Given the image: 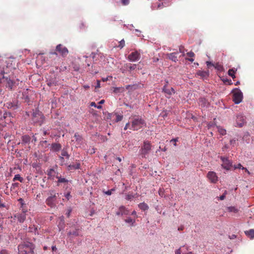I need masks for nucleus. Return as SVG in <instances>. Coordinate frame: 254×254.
I'll use <instances>...</instances> for the list:
<instances>
[{"label": "nucleus", "instance_id": "obj_1", "mask_svg": "<svg viewBox=\"0 0 254 254\" xmlns=\"http://www.w3.org/2000/svg\"><path fill=\"white\" fill-rule=\"evenodd\" d=\"M19 80L15 79L13 74L7 75V72L0 70V82L3 83L9 90H14L18 84Z\"/></svg>", "mask_w": 254, "mask_h": 254}, {"label": "nucleus", "instance_id": "obj_2", "mask_svg": "<svg viewBox=\"0 0 254 254\" xmlns=\"http://www.w3.org/2000/svg\"><path fill=\"white\" fill-rule=\"evenodd\" d=\"M34 245L29 242H24L18 247L19 254H34Z\"/></svg>", "mask_w": 254, "mask_h": 254}, {"label": "nucleus", "instance_id": "obj_3", "mask_svg": "<svg viewBox=\"0 0 254 254\" xmlns=\"http://www.w3.org/2000/svg\"><path fill=\"white\" fill-rule=\"evenodd\" d=\"M145 124V122L142 118L135 117L132 118L130 128L133 130H137L141 128Z\"/></svg>", "mask_w": 254, "mask_h": 254}, {"label": "nucleus", "instance_id": "obj_4", "mask_svg": "<svg viewBox=\"0 0 254 254\" xmlns=\"http://www.w3.org/2000/svg\"><path fill=\"white\" fill-rule=\"evenodd\" d=\"M11 114L0 110V125L3 127L5 126V124L11 122Z\"/></svg>", "mask_w": 254, "mask_h": 254}, {"label": "nucleus", "instance_id": "obj_5", "mask_svg": "<svg viewBox=\"0 0 254 254\" xmlns=\"http://www.w3.org/2000/svg\"><path fill=\"white\" fill-rule=\"evenodd\" d=\"M59 196V193H56L54 190H52L51 196H49L46 200V204L51 207H55L56 205L57 197Z\"/></svg>", "mask_w": 254, "mask_h": 254}, {"label": "nucleus", "instance_id": "obj_6", "mask_svg": "<svg viewBox=\"0 0 254 254\" xmlns=\"http://www.w3.org/2000/svg\"><path fill=\"white\" fill-rule=\"evenodd\" d=\"M32 121L34 123H38L41 125L44 121V117L39 110H35L32 114Z\"/></svg>", "mask_w": 254, "mask_h": 254}, {"label": "nucleus", "instance_id": "obj_7", "mask_svg": "<svg viewBox=\"0 0 254 254\" xmlns=\"http://www.w3.org/2000/svg\"><path fill=\"white\" fill-rule=\"evenodd\" d=\"M151 149V145L149 141H145L140 150V153L142 157H145L146 154H148Z\"/></svg>", "mask_w": 254, "mask_h": 254}, {"label": "nucleus", "instance_id": "obj_8", "mask_svg": "<svg viewBox=\"0 0 254 254\" xmlns=\"http://www.w3.org/2000/svg\"><path fill=\"white\" fill-rule=\"evenodd\" d=\"M243 99V93L239 89H237L236 91L233 93V101L235 104H239L241 103Z\"/></svg>", "mask_w": 254, "mask_h": 254}, {"label": "nucleus", "instance_id": "obj_9", "mask_svg": "<svg viewBox=\"0 0 254 254\" xmlns=\"http://www.w3.org/2000/svg\"><path fill=\"white\" fill-rule=\"evenodd\" d=\"M56 51L63 57H66L68 54L67 49L62 44H59L56 46Z\"/></svg>", "mask_w": 254, "mask_h": 254}, {"label": "nucleus", "instance_id": "obj_10", "mask_svg": "<svg viewBox=\"0 0 254 254\" xmlns=\"http://www.w3.org/2000/svg\"><path fill=\"white\" fill-rule=\"evenodd\" d=\"M137 65L136 64H132L130 63L126 64L124 65V67L121 68L122 72L124 73L126 70H128L130 73L132 71L135 70L136 68Z\"/></svg>", "mask_w": 254, "mask_h": 254}, {"label": "nucleus", "instance_id": "obj_11", "mask_svg": "<svg viewBox=\"0 0 254 254\" xmlns=\"http://www.w3.org/2000/svg\"><path fill=\"white\" fill-rule=\"evenodd\" d=\"M140 58V54L137 52V51H135L134 52H132L130 53L127 57V59L129 61L131 62H135L138 60H139Z\"/></svg>", "mask_w": 254, "mask_h": 254}, {"label": "nucleus", "instance_id": "obj_12", "mask_svg": "<svg viewBox=\"0 0 254 254\" xmlns=\"http://www.w3.org/2000/svg\"><path fill=\"white\" fill-rule=\"evenodd\" d=\"M220 159L223 162L222 166L226 170H228L230 169V168L232 166V162L228 159V158L221 156Z\"/></svg>", "mask_w": 254, "mask_h": 254}, {"label": "nucleus", "instance_id": "obj_13", "mask_svg": "<svg viewBox=\"0 0 254 254\" xmlns=\"http://www.w3.org/2000/svg\"><path fill=\"white\" fill-rule=\"evenodd\" d=\"M163 91L166 94V97L170 98L172 94H175V91L172 87L168 88L167 84H165L163 88Z\"/></svg>", "mask_w": 254, "mask_h": 254}, {"label": "nucleus", "instance_id": "obj_14", "mask_svg": "<svg viewBox=\"0 0 254 254\" xmlns=\"http://www.w3.org/2000/svg\"><path fill=\"white\" fill-rule=\"evenodd\" d=\"M207 178L212 183H215L218 180V177L214 172L210 171L207 173Z\"/></svg>", "mask_w": 254, "mask_h": 254}, {"label": "nucleus", "instance_id": "obj_15", "mask_svg": "<svg viewBox=\"0 0 254 254\" xmlns=\"http://www.w3.org/2000/svg\"><path fill=\"white\" fill-rule=\"evenodd\" d=\"M14 217L16 218L20 223H23L26 219V214L24 212L20 213H16L14 215Z\"/></svg>", "mask_w": 254, "mask_h": 254}, {"label": "nucleus", "instance_id": "obj_16", "mask_svg": "<svg viewBox=\"0 0 254 254\" xmlns=\"http://www.w3.org/2000/svg\"><path fill=\"white\" fill-rule=\"evenodd\" d=\"M178 52H174L170 54H167L166 55L167 58L169 59L172 60L173 62H177L178 61V57L177 55Z\"/></svg>", "mask_w": 254, "mask_h": 254}, {"label": "nucleus", "instance_id": "obj_17", "mask_svg": "<svg viewBox=\"0 0 254 254\" xmlns=\"http://www.w3.org/2000/svg\"><path fill=\"white\" fill-rule=\"evenodd\" d=\"M80 168V163L76 162L74 164H70L68 166V170L69 171L79 169Z\"/></svg>", "mask_w": 254, "mask_h": 254}, {"label": "nucleus", "instance_id": "obj_18", "mask_svg": "<svg viewBox=\"0 0 254 254\" xmlns=\"http://www.w3.org/2000/svg\"><path fill=\"white\" fill-rule=\"evenodd\" d=\"M197 75L201 76L202 78H206L209 76L208 71L198 70L196 73Z\"/></svg>", "mask_w": 254, "mask_h": 254}, {"label": "nucleus", "instance_id": "obj_19", "mask_svg": "<svg viewBox=\"0 0 254 254\" xmlns=\"http://www.w3.org/2000/svg\"><path fill=\"white\" fill-rule=\"evenodd\" d=\"M51 148L53 151L57 152L61 149L62 145L59 143H54L52 144Z\"/></svg>", "mask_w": 254, "mask_h": 254}, {"label": "nucleus", "instance_id": "obj_20", "mask_svg": "<svg viewBox=\"0 0 254 254\" xmlns=\"http://www.w3.org/2000/svg\"><path fill=\"white\" fill-rule=\"evenodd\" d=\"M22 98L24 100L25 102L29 103L30 102V99L28 94L27 89L23 92Z\"/></svg>", "mask_w": 254, "mask_h": 254}, {"label": "nucleus", "instance_id": "obj_21", "mask_svg": "<svg viewBox=\"0 0 254 254\" xmlns=\"http://www.w3.org/2000/svg\"><path fill=\"white\" fill-rule=\"evenodd\" d=\"M119 210L120 211L121 215H128L129 213L128 210L124 206H121L119 208Z\"/></svg>", "mask_w": 254, "mask_h": 254}, {"label": "nucleus", "instance_id": "obj_22", "mask_svg": "<svg viewBox=\"0 0 254 254\" xmlns=\"http://www.w3.org/2000/svg\"><path fill=\"white\" fill-rule=\"evenodd\" d=\"M55 173H56V172H55L54 169H53L52 168L50 169L49 170H48L47 171V175H48L49 178H50L51 179H54Z\"/></svg>", "mask_w": 254, "mask_h": 254}, {"label": "nucleus", "instance_id": "obj_23", "mask_svg": "<svg viewBox=\"0 0 254 254\" xmlns=\"http://www.w3.org/2000/svg\"><path fill=\"white\" fill-rule=\"evenodd\" d=\"M245 234L250 238V239H253L254 238V229H250L249 231H246L245 232Z\"/></svg>", "mask_w": 254, "mask_h": 254}, {"label": "nucleus", "instance_id": "obj_24", "mask_svg": "<svg viewBox=\"0 0 254 254\" xmlns=\"http://www.w3.org/2000/svg\"><path fill=\"white\" fill-rule=\"evenodd\" d=\"M6 107L9 109L15 110L17 108V105L14 103H7L6 104Z\"/></svg>", "mask_w": 254, "mask_h": 254}, {"label": "nucleus", "instance_id": "obj_25", "mask_svg": "<svg viewBox=\"0 0 254 254\" xmlns=\"http://www.w3.org/2000/svg\"><path fill=\"white\" fill-rule=\"evenodd\" d=\"M187 56L189 57H190V59H188V58H186V59L187 60H188L190 62H193L194 61V59L193 58H192V57H194V54L193 52L190 51V52H188L187 54Z\"/></svg>", "mask_w": 254, "mask_h": 254}, {"label": "nucleus", "instance_id": "obj_26", "mask_svg": "<svg viewBox=\"0 0 254 254\" xmlns=\"http://www.w3.org/2000/svg\"><path fill=\"white\" fill-rule=\"evenodd\" d=\"M31 138L28 135H24L22 137V142L27 143L30 142Z\"/></svg>", "mask_w": 254, "mask_h": 254}, {"label": "nucleus", "instance_id": "obj_27", "mask_svg": "<svg viewBox=\"0 0 254 254\" xmlns=\"http://www.w3.org/2000/svg\"><path fill=\"white\" fill-rule=\"evenodd\" d=\"M139 208L143 210H146L148 209V205L144 202L140 203L138 204Z\"/></svg>", "mask_w": 254, "mask_h": 254}, {"label": "nucleus", "instance_id": "obj_28", "mask_svg": "<svg viewBox=\"0 0 254 254\" xmlns=\"http://www.w3.org/2000/svg\"><path fill=\"white\" fill-rule=\"evenodd\" d=\"M23 179L22 178L20 175L17 174L15 175L13 179V181L15 182L16 181H19L20 182L22 183L23 182Z\"/></svg>", "mask_w": 254, "mask_h": 254}, {"label": "nucleus", "instance_id": "obj_29", "mask_svg": "<svg viewBox=\"0 0 254 254\" xmlns=\"http://www.w3.org/2000/svg\"><path fill=\"white\" fill-rule=\"evenodd\" d=\"M79 229H75L72 231H70L68 232V234L69 235H72L74 236H77L79 235V232H78Z\"/></svg>", "mask_w": 254, "mask_h": 254}, {"label": "nucleus", "instance_id": "obj_30", "mask_svg": "<svg viewBox=\"0 0 254 254\" xmlns=\"http://www.w3.org/2000/svg\"><path fill=\"white\" fill-rule=\"evenodd\" d=\"M61 155H62V156L60 157V158L62 159H64V157H66V158H69V155L67 153V151L64 149H63L62 151Z\"/></svg>", "mask_w": 254, "mask_h": 254}, {"label": "nucleus", "instance_id": "obj_31", "mask_svg": "<svg viewBox=\"0 0 254 254\" xmlns=\"http://www.w3.org/2000/svg\"><path fill=\"white\" fill-rule=\"evenodd\" d=\"M237 70H234L233 68H231V69H230L229 70H228V74L229 75H230V76H231L232 77L233 79H234L236 76L235 75V71H236Z\"/></svg>", "mask_w": 254, "mask_h": 254}, {"label": "nucleus", "instance_id": "obj_32", "mask_svg": "<svg viewBox=\"0 0 254 254\" xmlns=\"http://www.w3.org/2000/svg\"><path fill=\"white\" fill-rule=\"evenodd\" d=\"M227 210L229 212H234V213H237L238 211V209L234 206L228 207L227 208Z\"/></svg>", "mask_w": 254, "mask_h": 254}, {"label": "nucleus", "instance_id": "obj_33", "mask_svg": "<svg viewBox=\"0 0 254 254\" xmlns=\"http://www.w3.org/2000/svg\"><path fill=\"white\" fill-rule=\"evenodd\" d=\"M239 119L241 120H242V123H238V124L239 127H242L244 125V123H245L244 117H243V116H238V117H237V122H238Z\"/></svg>", "mask_w": 254, "mask_h": 254}, {"label": "nucleus", "instance_id": "obj_34", "mask_svg": "<svg viewBox=\"0 0 254 254\" xmlns=\"http://www.w3.org/2000/svg\"><path fill=\"white\" fill-rule=\"evenodd\" d=\"M199 105L201 107H204L207 103L206 100L205 98H200L199 101Z\"/></svg>", "mask_w": 254, "mask_h": 254}, {"label": "nucleus", "instance_id": "obj_35", "mask_svg": "<svg viewBox=\"0 0 254 254\" xmlns=\"http://www.w3.org/2000/svg\"><path fill=\"white\" fill-rule=\"evenodd\" d=\"M56 178L58 179V183H67L68 182V180L65 179L64 178H61L60 177H59L58 176H56Z\"/></svg>", "mask_w": 254, "mask_h": 254}, {"label": "nucleus", "instance_id": "obj_36", "mask_svg": "<svg viewBox=\"0 0 254 254\" xmlns=\"http://www.w3.org/2000/svg\"><path fill=\"white\" fill-rule=\"evenodd\" d=\"M214 67L215 69L219 71H222L223 70V66L221 64H216L214 65Z\"/></svg>", "mask_w": 254, "mask_h": 254}, {"label": "nucleus", "instance_id": "obj_37", "mask_svg": "<svg viewBox=\"0 0 254 254\" xmlns=\"http://www.w3.org/2000/svg\"><path fill=\"white\" fill-rule=\"evenodd\" d=\"M125 46V41L124 39H122L121 41L119 42V45L118 46V47L120 49H122L123 47H124Z\"/></svg>", "mask_w": 254, "mask_h": 254}, {"label": "nucleus", "instance_id": "obj_38", "mask_svg": "<svg viewBox=\"0 0 254 254\" xmlns=\"http://www.w3.org/2000/svg\"><path fill=\"white\" fill-rule=\"evenodd\" d=\"M125 221H126V222H127V223H130L132 225H133V223L135 222V220L132 219V218H131L130 217H128V218H127L125 220Z\"/></svg>", "mask_w": 254, "mask_h": 254}, {"label": "nucleus", "instance_id": "obj_39", "mask_svg": "<svg viewBox=\"0 0 254 254\" xmlns=\"http://www.w3.org/2000/svg\"><path fill=\"white\" fill-rule=\"evenodd\" d=\"M179 52L182 54V56H185V49L184 46H181L179 47Z\"/></svg>", "mask_w": 254, "mask_h": 254}, {"label": "nucleus", "instance_id": "obj_40", "mask_svg": "<svg viewBox=\"0 0 254 254\" xmlns=\"http://www.w3.org/2000/svg\"><path fill=\"white\" fill-rule=\"evenodd\" d=\"M218 131L220 133V134H221L222 135H224L226 133V130L225 129L221 127L218 128Z\"/></svg>", "mask_w": 254, "mask_h": 254}, {"label": "nucleus", "instance_id": "obj_41", "mask_svg": "<svg viewBox=\"0 0 254 254\" xmlns=\"http://www.w3.org/2000/svg\"><path fill=\"white\" fill-rule=\"evenodd\" d=\"M29 231L30 232H36V231L37 230V228L34 225L33 226H30L29 227Z\"/></svg>", "mask_w": 254, "mask_h": 254}, {"label": "nucleus", "instance_id": "obj_42", "mask_svg": "<svg viewBox=\"0 0 254 254\" xmlns=\"http://www.w3.org/2000/svg\"><path fill=\"white\" fill-rule=\"evenodd\" d=\"M123 116L116 114V122H118L122 120Z\"/></svg>", "mask_w": 254, "mask_h": 254}, {"label": "nucleus", "instance_id": "obj_43", "mask_svg": "<svg viewBox=\"0 0 254 254\" xmlns=\"http://www.w3.org/2000/svg\"><path fill=\"white\" fill-rule=\"evenodd\" d=\"M236 168H242V169H243V170H246V171L247 172H248V173L249 174H250V172H249V171H248L246 168H244V167H242V166L241 165V164H239L237 166H235V169H236Z\"/></svg>", "mask_w": 254, "mask_h": 254}, {"label": "nucleus", "instance_id": "obj_44", "mask_svg": "<svg viewBox=\"0 0 254 254\" xmlns=\"http://www.w3.org/2000/svg\"><path fill=\"white\" fill-rule=\"evenodd\" d=\"M74 137L75 138L76 140H79V141L81 140V136L77 133H75L74 134Z\"/></svg>", "mask_w": 254, "mask_h": 254}, {"label": "nucleus", "instance_id": "obj_45", "mask_svg": "<svg viewBox=\"0 0 254 254\" xmlns=\"http://www.w3.org/2000/svg\"><path fill=\"white\" fill-rule=\"evenodd\" d=\"M133 197V196L131 194H127L126 195V199L127 200H131Z\"/></svg>", "mask_w": 254, "mask_h": 254}, {"label": "nucleus", "instance_id": "obj_46", "mask_svg": "<svg viewBox=\"0 0 254 254\" xmlns=\"http://www.w3.org/2000/svg\"><path fill=\"white\" fill-rule=\"evenodd\" d=\"M129 3V0H122V3L123 5H127Z\"/></svg>", "mask_w": 254, "mask_h": 254}, {"label": "nucleus", "instance_id": "obj_47", "mask_svg": "<svg viewBox=\"0 0 254 254\" xmlns=\"http://www.w3.org/2000/svg\"><path fill=\"white\" fill-rule=\"evenodd\" d=\"M227 194V191L225 190L223 194L220 196V200H224L225 198L226 194Z\"/></svg>", "mask_w": 254, "mask_h": 254}, {"label": "nucleus", "instance_id": "obj_48", "mask_svg": "<svg viewBox=\"0 0 254 254\" xmlns=\"http://www.w3.org/2000/svg\"><path fill=\"white\" fill-rule=\"evenodd\" d=\"M175 254H181V251L180 249H178L175 253ZM187 254H193L191 252L187 253Z\"/></svg>", "mask_w": 254, "mask_h": 254}, {"label": "nucleus", "instance_id": "obj_49", "mask_svg": "<svg viewBox=\"0 0 254 254\" xmlns=\"http://www.w3.org/2000/svg\"><path fill=\"white\" fill-rule=\"evenodd\" d=\"M114 189H111L110 190H108V191H106L105 192V193L108 195H110L112 194V191H114Z\"/></svg>", "mask_w": 254, "mask_h": 254}, {"label": "nucleus", "instance_id": "obj_50", "mask_svg": "<svg viewBox=\"0 0 254 254\" xmlns=\"http://www.w3.org/2000/svg\"><path fill=\"white\" fill-rule=\"evenodd\" d=\"M178 138H174V139H173L172 140H171V142H174V145L175 146H176V142L178 141Z\"/></svg>", "mask_w": 254, "mask_h": 254}, {"label": "nucleus", "instance_id": "obj_51", "mask_svg": "<svg viewBox=\"0 0 254 254\" xmlns=\"http://www.w3.org/2000/svg\"><path fill=\"white\" fill-rule=\"evenodd\" d=\"M0 254H8L7 251L6 250H2L0 252Z\"/></svg>", "mask_w": 254, "mask_h": 254}, {"label": "nucleus", "instance_id": "obj_52", "mask_svg": "<svg viewBox=\"0 0 254 254\" xmlns=\"http://www.w3.org/2000/svg\"><path fill=\"white\" fill-rule=\"evenodd\" d=\"M207 66L209 67L210 65L214 66V64H212L210 62L207 61L206 62Z\"/></svg>", "mask_w": 254, "mask_h": 254}, {"label": "nucleus", "instance_id": "obj_53", "mask_svg": "<svg viewBox=\"0 0 254 254\" xmlns=\"http://www.w3.org/2000/svg\"><path fill=\"white\" fill-rule=\"evenodd\" d=\"M41 144L42 146H46L47 144V141L46 140L43 141L41 142Z\"/></svg>", "mask_w": 254, "mask_h": 254}, {"label": "nucleus", "instance_id": "obj_54", "mask_svg": "<svg viewBox=\"0 0 254 254\" xmlns=\"http://www.w3.org/2000/svg\"><path fill=\"white\" fill-rule=\"evenodd\" d=\"M100 87V82L99 80H97V85L95 86L96 88H98Z\"/></svg>", "mask_w": 254, "mask_h": 254}, {"label": "nucleus", "instance_id": "obj_55", "mask_svg": "<svg viewBox=\"0 0 254 254\" xmlns=\"http://www.w3.org/2000/svg\"><path fill=\"white\" fill-rule=\"evenodd\" d=\"M12 186L13 188H14L15 187H18L19 186V184L17 183H13L12 184Z\"/></svg>", "mask_w": 254, "mask_h": 254}, {"label": "nucleus", "instance_id": "obj_56", "mask_svg": "<svg viewBox=\"0 0 254 254\" xmlns=\"http://www.w3.org/2000/svg\"><path fill=\"white\" fill-rule=\"evenodd\" d=\"M90 106L96 108L97 105L95 102H92L90 103Z\"/></svg>", "mask_w": 254, "mask_h": 254}, {"label": "nucleus", "instance_id": "obj_57", "mask_svg": "<svg viewBox=\"0 0 254 254\" xmlns=\"http://www.w3.org/2000/svg\"><path fill=\"white\" fill-rule=\"evenodd\" d=\"M129 123L126 124V126H125V127H124V129L125 130H127V128L129 127Z\"/></svg>", "mask_w": 254, "mask_h": 254}, {"label": "nucleus", "instance_id": "obj_58", "mask_svg": "<svg viewBox=\"0 0 254 254\" xmlns=\"http://www.w3.org/2000/svg\"><path fill=\"white\" fill-rule=\"evenodd\" d=\"M70 212H71V210H68V212L66 213V215L67 217H69Z\"/></svg>", "mask_w": 254, "mask_h": 254}, {"label": "nucleus", "instance_id": "obj_59", "mask_svg": "<svg viewBox=\"0 0 254 254\" xmlns=\"http://www.w3.org/2000/svg\"><path fill=\"white\" fill-rule=\"evenodd\" d=\"M120 89V88L119 87H116L114 88V92H117Z\"/></svg>", "mask_w": 254, "mask_h": 254}, {"label": "nucleus", "instance_id": "obj_60", "mask_svg": "<svg viewBox=\"0 0 254 254\" xmlns=\"http://www.w3.org/2000/svg\"><path fill=\"white\" fill-rule=\"evenodd\" d=\"M104 102H105V100H101L99 102V103L100 104H102L104 103Z\"/></svg>", "mask_w": 254, "mask_h": 254}, {"label": "nucleus", "instance_id": "obj_61", "mask_svg": "<svg viewBox=\"0 0 254 254\" xmlns=\"http://www.w3.org/2000/svg\"><path fill=\"white\" fill-rule=\"evenodd\" d=\"M91 56H92V58L94 59L95 56V54L94 53H92Z\"/></svg>", "mask_w": 254, "mask_h": 254}, {"label": "nucleus", "instance_id": "obj_62", "mask_svg": "<svg viewBox=\"0 0 254 254\" xmlns=\"http://www.w3.org/2000/svg\"><path fill=\"white\" fill-rule=\"evenodd\" d=\"M97 109H100L102 108V106L101 105L96 106V107Z\"/></svg>", "mask_w": 254, "mask_h": 254}, {"label": "nucleus", "instance_id": "obj_63", "mask_svg": "<svg viewBox=\"0 0 254 254\" xmlns=\"http://www.w3.org/2000/svg\"><path fill=\"white\" fill-rule=\"evenodd\" d=\"M136 211H133V212H132L131 213V215H136Z\"/></svg>", "mask_w": 254, "mask_h": 254}, {"label": "nucleus", "instance_id": "obj_64", "mask_svg": "<svg viewBox=\"0 0 254 254\" xmlns=\"http://www.w3.org/2000/svg\"><path fill=\"white\" fill-rule=\"evenodd\" d=\"M107 80H108V78H102V81H104V82L106 81H107Z\"/></svg>", "mask_w": 254, "mask_h": 254}]
</instances>
